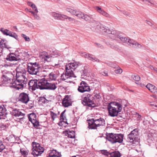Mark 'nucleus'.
<instances>
[{
    "mask_svg": "<svg viewBox=\"0 0 157 157\" xmlns=\"http://www.w3.org/2000/svg\"><path fill=\"white\" fill-rule=\"evenodd\" d=\"M63 60H61V65H59V67L65 66L66 72L65 74H63L61 75L60 79L62 80H65L66 79L71 77H76V76L73 73V71L78 67V63L77 62H74L65 65V63H63Z\"/></svg>",
    "mask_w": 157,
    "mask_h": 157,
    "instance_id": "nucleus-1",
    "label": "nucleus"
},
{
    "mask_svg": "<svg viewBox=\"0 0 157 157\" xmlns=\"http://www.w3.org/2000/svg\"><path fill=\"white\" fill-rule=\"evenodd\" d=\"M26 74L16 75V80L10 86L11 87L19 89L26 86L28 79Z\"/></svg>",
    "mask_w": 157,
    "mask_h": 157,
    "instance_id": "nucleus-2",
    "label": "nucleus"
},
{
    "mask_svg": "<svg viewBox=\"0 0 157 157\" xmlns=\"http://www.w3.org/2000/svg\"><path fill=\"white\" fill-rule=\"evenodd\" d=\"M88 124V128L90 129H97L99 127L103 126L105 125V121L104 119L96 118L87 120Z\"/></svg>",
    "mask_w": 157,
    "mask_h": 157,
    "instance_id": "nucleus-3",
    "label": "nucleus"
},
{
    "mask_svg": "<svg viewBox=\"0 0 157 157\" xmlns=\"http://www.w3.org/2000/svg\"><path fill=\"white\" fill-rule=\"evenodd\" d=\"M123 135L121 134H114L110 133L107 136L106 138L108 140L113 144L117 143H122L123 140Z\"/></svg>",
    "mask_w": 157,
    "mask_h": 157,
    "instance_id": "nucleus-4",
    "label": "nucleus"
},
{
    "mask_svg": "<svg viewBox=\"0 0 157 157\" xmlns=\"http://www.w3.org/2000/svg\"><path fill=\"white\" fill-rule=\"evenodd\" d=\"M121 40L124 43L128 44L130 46L135 48H141L142 45L133 40L130 39L127 37L119 36V41Z\"/></svg>",
    "mask_w": 157,
    "mask_h": 157,
    "instance_id": "nucleus-5",
    "label": "nucleus"
},
{
    "mask_svg": "<svg viewBox=\"0 0 157 157\" xmlns=\"http://www.w3.org/2000/svg\"><path fill=\"white\" fill-rule=\"evenodd\" d=\"M33 146L32 154L35 157L41 155L44 151V147L40 146L37 143L33 142L32 143Z\"/></svg>",
    "mask_w": 157,
    "mask_h": 157,
    "instance_id": "nucleus-6",
    "label": "nucleus"
},
{
    "mask_svg": "<svg viewBox=\"0 0 157 157\" xmlns=\"http://www.w3.org/2000/svg\"><path fill=\"white\" fill-rule=\"evenodd\" d=\"M128 140L130 143L135 144L139 142L140 139L139 136L138 129L135 128L132 131L128 136Z\"/></svg>",
    "mask_w": 157,
    "mask_h": 157,
    "instance_id": "nucleus-7",
    "label": "nucleus"
},
{
    "mask_svg": "<svg viewBox=\"0 0 157 157\" xmlns=\"http://www.w3.org/2000/svg\"><path fill=\"white\" fill-rule=\"evenodd\" d=\"M40 65L36 63H30L27 66V71L31 75H37L39 73Z\"/></svg>",
    "mask_w": 157,
    "mask_h": 157,
    "instance_id": "nucleus-8",
    "label": "nucleus"
},
{
    "mask_svg": "<svg viewBox=\"0 0 157 157\" xmlns=\"http://www.w3.org/2000/svg\"><path fill=\"white\" fill-rule=\"evenodd\" d=\"M108 36L110 38L116 40H119V36L118 33L116 31L113 29L110 30L109 29H107L106 31Z\"/></svg>",
    "mask_w": 157,
    "mask_h": 157,
    "instance_id": "nucleus-9",
    "label": "nucleus"
},
{
    "mask_svg": "<svg viewBox=\"0 0 157 157\" xmlns=\"http://www.w3.org/2000/svg\"><path fill=\"white\" fill-rule=\"evenodd\" d=\"M89 86L84 82L82 81L80 83V86H78V92L83 93L85 92H89L90 91Z\"/></svg>",
    "mask_w": 157,
    "mask_h": 157,
    "instance_id": "nucleus-10",
    "label": "nucleus"
},
{
    "mask_svg": "<svg viewBox=\"0 0 157 157\" xmlns=\"http://www.w3.org/2000/svg\"><path fill=\"white\" fill-rule=\"evenodd\" d=\"M28 117L29 121L32 123L35 127L39 125V122L36 118V116L35 113H32L29 114Z\"/></svg>",
    "mask_w": 157,
    "mask_h": 157,
    "instance_id": "nucleus-11",
    "label": "nucleus"
},
{
    "mask_svg": "<svg viewBox=\"0 0 157 157\" xmlns=\"http://www.w3.org/2000/svg\"><path fill=\"white\" fill-rule=\"evenodd\" d=\"M37 89L40 90L46 89L47 88V80L43 78L37 81Z\"/></svg>",
    "mask_w": 157,
    "mask_h": 157,
    "instance_id": "nucleus-12",
    "label": "nucleus"
},
{
    "mask_svg": "<svg viewBox=\"0 0 157 157\" xmlns=\"http://www.w3.org/2000/svg\"><path fill=\"white\" fill-rule=\"evenodd\" d=\"M0 30L4 35L13 37L16 40L18 39V36L15 33L12 32L7 29H4L3 28H1Z\"/></svg>",
    "mask_w": 157,
    "mask_h": 157,
    "instance_id": "nucleus-13",
    "label": "nucleus"
},
{
    "mask_svg": "<svg viewBox=\"0 0 157 157\" xmlns=\"http://www.w3.org/2000/svg\"><path fill=\"white\" fill-rule=\"evenodd\" d=\"M19 100L23 103L26 104L29 101V95L24 92L21 93L19 97Z\"/></svg>",
    "mask_w": 157,
    "mask_h": 157,
    "instance_id": "nucleus-14",
    "label": "nucleus"
},
{
    "mask_svg": "<svg viewBox=\"0 0 157 157\" xmlns=\"http://www.w3.org/2000/svg\"><path fill=\"white\" fill-rule=\"evenodd\" d=\"M107 109L109 111V115L112 117L117 116L119 112L118 111L113 107H112L110 104H108Z\"/></svg>",
    "mask_w": 157,
    "mask_h": 157,
    "instance_id": "nucleus-15",
    "label": "nucleus"
},
{
    "mask_svg": "<svg viewBox=\"0 0 157 157\" xmlns=\"http://www.w3.org/2000/svg\"><path fill=\"white\" fill-rule=\"evenodd\" d=\"M82 104L85 106L90 107H93L94 106V104L93 101L90 99L87 96L85 97L82 101Z\"/></svg>",
    "mask_w": 157,
    "mask_h": 157,
    "instance_id": "nucleus-16",
    "label": "nucleus"
},
{
    "mask_svg": "<svg viewBox=\"0 0 157 157\" xmlns=\"http://www.w3.org/2000/svg\"><path fill=\"white\" fill-rule=\"evenodd\" d=\"M16 75L26 74V71L25 66L23 64L19 65L16 69Z\"/></svg>",
    "mask_w": 157,
    "mask_h": 157,
    "instance_id": "nucleus-17",
    "label": "nucleus"
},
{
    "mask_svg": "<svg viewBox=\"0 0 157 157\" xmlns=\"http://www.w3.org/2000/svg\"><path fill=\"white\" fill-rule=\"evenodd\" d=\"M9 75L6 74L2 75V78L3 79V83L5 84H9L7 86H10L12 84L13 81L12 79L8 77Z\"/></svg>",
    "mask_w": 157,
    "mask_h": 157,
    "instance_id": "nucleus-18",
    "label": "nucleus"
},
{
    "mask_svg": "<svg viewBox=\"0 0 157 157\" xmlns=\"http://www.w3.org/2000/svg\"><path fill=\"white\" fill-rule=\"evenodd\" d=\"M62 104L64 107H68L71 105L72 103L69 96L67 95L65 96L62 101Z\"/></svg>",
    "mask_w": 157,
    "mask_h": 157,
    "instance_id": "nucleus-19",
    "label": "nucleus"
},
{
    "mask_svg": "<svg viewBox=\"0 0 157 157\" xmlns=\"http://www.w3.org/2000/svg\"><path fill=\"white\" fill-rule=\"evenodd\" d=\"M11 113L12 115L15 117H20V119L22 118L24 115V114L22 113L18 109H13Z\"/></svg>",
    "mask_w": 157,
    "mask_h": 157,
    "instance_id": "nucleus-20",
    "label": "nucleus"
},
{
    "mask_svg": "<svg viewBox=\"0 0 157 157\" xmlns=\"http://www.w3.org/2000/svg\"><path fill=\"white\" fill-rule=\"evenodd\" d=\"M110 104L112 107H113L117 109L118 112H121L122 109V105L116 102H111L109 104Z\"/></svg>",
    "mask_w": 157,
    "mask_h": 157,
    "instance_id": "nucleus-21",
    "label": "nucleus"
},
{
    "mask_svg": "<svg viewBox=\"0 0 157 157\" xmlns=\"http://www.w3.org/2000/svg\"><path fill=\"white\" fill-rule=\"evenodd\" d=\"M6 59L7 61H17L20 59L19 58L16 57V55L13 53H10L8 55Z\"/></svg>",
    "mask_w": 157,
    "mask_h": 157,
    "instance_id": "nucleus-22",
    "label": "nucleus"
},
{
    "mask_svg": "<svg viewBox=\"0 0 157 157\" xmlns=\"http://www.w3.org/2000/svg\"><path fill=\"white\" fill-rule=\"evenodd\" d=\"M146 87L151 92L154 94L157 93V88L153 85L149 83L147 85Z\"/></svg>",
    "mask_w": 157,
    "mask_h": 157,
    "instance_id": "nucleus-23",
    "label": "nucleus"
},
{
    "mask_svg": "<svg viewBox=\"0 0 157 157\" xmlns=\"http://www.w3.org/2000/svg\"><path fill=\"white\" fill-rule=\"evenodd\" d=\"M37 82L35 80H31L28 83V85L30 87H32L33 90H35L37 89Z\"/></svg>",
    "mask_w": 157,
    "mask_h": 157,
    "instance_id": "nucleus-24",
    "label": "nucleus"
},
{
    "mask_svg": "<svg viewBox=\"0 0 157 157\" xmlns=\"http://www.w3.org/2000/svg\"><path fill=\"white\" fill-rule=\"evenodd\" d=\"M6 40L4 39H1L0 40V49H1V51L4 48H9L6 45Z\"/></svg>",
    "mask_w": 157,
    "mask_h": 157,
    "instance_id": "nucleus-25",
    "label": "nucleus"
},
{
    "mask_svg": "<svg viewBox=\"0 0 157 157\" xmlns=\"http://www.w3.org/2000/svg\"><path fill=\"white\" fill-rule=\"evenodd\" d=\"M47 88L46 89H50L54 90L56 89V86L55 83L52 82H47Z\"/></svg>",
    "mask_w": 157,
    "mask_h": 157,
    "instance_id": "nucleus-26",
    "label": "nucleus"
},
{
    "mask_svg": "<svg viewBox=\"0 0 157 157\" xmlns=\"http://www.w3.org/2000/svg\"><path fill=\"white\" fill-rule=\"evenodd\" d=\"M156 138L155 134L154 133H150L147 136V140L148 142H149L151 141H153L155 140Z\"/></svg>",
    "mask_w": 157,
    "mask_h": 157,
    "instance_id": "nucleus-27",
    "label": "nucleus"
},
{
    "mask_svg": "<svg viewBox=\"0 0 157 157\" xmlns=\"http://www.w3.org/2000/svg\"><path fill=\"white\" fill-rule=\"evenodd\" d=\"M49 156L50 157H59V152H57L56 150H52L49 152Z\"/></svg>",
    "mask_w": 157,
    "mask_h": 157,
    "instance_id": "nucleus-28",
    "label": "nucleus"
},
{
    "mask_svg": "<svg viewBox=\"0 0 157 157\" xmlns=\"http://www.w3.org/2000/svg\"><path fill=\"white\" fill-rule=\"evenodd\" d=\"M121 156V154L118 151H115L110 152L109 157H120Z\"/></svg>",
    "mask_w": 157,
    "mask_h": 157,
    "instance_id": "nucleus-29",
    "label": "nucleus"
},
{
    "mask_svg": "<svg viewBox=\"0 0 157 157\" xmlns=\"http://www.w3.org/2000/svg\"><path fill=\"white\" fill-rule=\"evenodd\" d=\"M84 14V13L82 12L77 10L75 15L79 18L82 19L83 18Z\"/></svg>",
    "mask_w": 157,
    "mask_h": 157,
    "instance_id": "nucleus-30",
    "label": "nucleus"
},
{
    "mask_svg": "<svg viewBox=\"0 0 157 157\" xmlns=\"http://www.w3.org/2000/svg\"><path fill=\"white\" fill-rule=\"evenodd\" d=\"M6 110L3 105H0V116H3L4 113H6Z\"/></svg>",
    "mask_w": 157,
    "mask_h": 157,
    "instance_id": "nucleus-31",
    "label": "nucleus"
},
{
    "mask_svg": "<svg viewBox=\"0 0 157 157\" xmlns=\"http://www.w3.org/2000/svg\"><path fill=\"white\" fill-rule=\"evenodd\" d=\"M100 151V153L103 155L108 157H109V156H110V152L107 151V150H101Z\"/></svg>",
    "mask_w": 157,
    "mask_h": 157,
    "instance_id": "nucleus-32",
    "label": "nucleus"
},
{
    "mask_svg": "<svg viewBox=\"0 0 157 157\" xmlns=\"http://www.w3.org/2000/svg\"><path fill=\"white\" fill-rule=\"evenodd\" d=\"M28 6H31L33 9L36 13H38L37 9L35 5L32 2H29L27 3Z\"/></svg>",
    "mask_w": 157,
    "mask_h": 157,
    "instance_id": "nucleus-33",
    "label": "nucleus"
},
{
    "mask_svg": "<svg viewBox=\"0 0 157 157\" xmlns=\"http://www.w3.org/2000/svg\"><path fill=\"white\" fill-rule=\"evenodd\" d=\"M56 75L52 72L49 74L48 79L51 80H56Z\"/></svg>",
    "mask_w": 157,
    "mask_h": 157,
    "instance_id": "nucleus-34",
    "label": "nucleus"
},
{
    "mask_svg": "<svg viewBox=\"0 0 157 157\" xmlns=\"http://www.w3.org/2000/svg\"><path fill=\"white\" fill-rule=\"evenodd\" d=\"M132 78L136 81H138L140 79V77L136 74H134L132 75Z\"/></svg>",
    "mask_w": 157,
    "mask_h": 157,
    "instance_id": "nucleus-35",
    "label": "nucleus"
},
{
    "mask_svg": "<svg viewBox=\"0 0 157 157\" xmlns=\"http://www.w3.org/2000/svg\"><path fill=\"white\" fill-rule=\"evenodd\" d=\"M66 10L67 12H68L71 13V14L75 15L77 11L76 10L72 9L69 8H67L66 9Z\"/></svg>",
    "mask_w": 157,
    "mask_h": 157,
    "instance_id": "nucleus-36",
    "label": "nucleus"
},
{
    "mask_svg": "<svg viewBox=\"0 0 157 157\" xmlns=\"http://www.w3.org/2000/svg\"><path fill=\"white\" fill-rule=\"evenodd\" d=\"M75 132L74 131H70L68 132V137L71 138H75Z\"/></svg>",
    "mask_w": 157,
    "mask_h": 157,
    "instance_id": "nucleus-37",
    "label": "nucleus"
},
{
    "mask_svg": "<svg viewBox=\"0 0 157 157\" xmlns=\"http://www.w3.org/2000/svg\"><path fill=\"white\" fill-rule=\"evenodd\" d=\"M52 17L55 20H58L59 19V14L55 12H53L51 13Z\"/></svg>",
    "mask_w": 157,
    "mask_h": 157,
    "instance_id": "nucleus-38",
    "label": "nucleus"
},
{
    "mask_svg": "<svg viewBox=\"0 0 157 157\" xmlns=\"http://www.w3.org/2000/svg\"><path fill=\"white\" fill-rule=\"evenodd\" d=\"M51 56L48 55H45V56L43 57V59L44 61V63H45L46 61L48 62L50 60V58L51 57Z\"/></svg>",
    "mask_w": 157,
    "mask_h": 157,
    "instance_id": "nucleus-39",
    "label": "nucleus"
},
{
    "mask_svg": "<svg viewBox=\"0 0 157 157\" xmlns=\"http://www.w3.org/2000/svg\"><path fill=\"white\" fill-rule=\"evenodd\" d=\"M91 19V17H90V16L87 14H84V16H83V18H82V19H83L84 20L86 21H90Z\"/></svg>",
    "mask_w": 157,
    "mask_h": 157,
    "instance_id": "nucleus-40",
    "label": "nucleus"
},
{
    "mask_svg": "<svg viewBox=\"0 0 157 157\" xmlns=\"http://www.w3.org/2000/svg\"><path fill=\"white\" fill-rule=\"evenodd\" d=\"M66 111V110H64L63 111L61 114L60 116V120H62V121L66 120V117L64 116V114Z\"/></svg>",
    "mask_w": 157,
    "mask_h": 157,
    "instance_id": "nucleus-41",
    "label": "nucleus"
},
{
    "mask_svg": "<svg viewBox=\"0 0 157 157\" xmlns=\"http://www.w3.org/2000/svg\"><path fill=\"white\" fill-rule=\"evenodd\" d=\"M40 100L42 102L44 103H48L49 102V101L46 99L44 97H41L40 99Z\"/></svg>",
    "mask_w": 157,
    "mask_h": 157,
    "instance_id": "nucleus-42",
    "label": "nucleus"
},
{
    "mask_svg": "<svg viewBox=\"0 0 157 157\" xmlns=\"http://www.w3.org/2000/svg\"><path fill=\"white\" fill-rule=\"evenodd\" d=\"M21 36L23 37L26 41H29L30 40L29 38L27 36L25 35L24 34H22L21 35Z\"/></svg>",
    "mask_w": 157,
    "mask_h": 157,
    "instance_id": "nucleus-43",
    "label": "nucleus"
},
{
    "mask_svg": "<svg viewBox=\"0 0 157 157\" xmlns=\"http://www.w3.org/2000/svg\"><path fill=\"white\" fill-rule=\"evenodd\" d=\"M37 13L36 12H34V14L33 15L35 18L37 20H40V17L37 14Z\"/></svg>",
    "mask_w": 157,
    "mask_h": 157,
    "instance_id": "nucleus-44",
    "label": "nucleus"
},
{
    "mask_svg": "<svg viewBox=\"0 0 157 157\" xmlns=\"http://www.w3.org/2000/svg\"><path fill=\"white\" fill-rule=\"evenodd\" d=\"M90 60L93 62H99L100 61V60L94 57H93L92 56H91V59Z\"/></svg>",
    "mask_w": 157,
    "mask_h": 157,
    "instance_id": "nucleus-45",
    "label": "nucleus"
},
{
    "mask_svg": "<svg viewBox=\"0 0 157 157\" xmlns=\"http://www.w3.org/2000/svg\"><path fill=\"white\" fill-rule=\"evenodd\" d=\"M100 13L106 17H110L108 13H107L106 12L103 10Z\"/></svg>",
    "mask_w": 157,
    "mask_h": 157,
    "instance_id": "nucleus-46",
    "label": "nucleus"
},
{
    "mask_svg": "<svg viewBox=\"0 0 157 157\" xmlns=\"http://www.w3.org/2000/svg\"><path fill=\"white\" fill-rule=\"evenodd\" d=\"M20 152L22 155H25L28 154L27 152L25 151L23 149H21Z\"/></svg>",
    "mask_w": 157,
    "mask_h": 157,
    "instance_id": "nucleus-47",
    "label": "nucleus"
},
{
    "mask_svg": "<svg viewBox=\"0 0 157 157\" xmlns=\"http://www.w3.org/2000/svg\"><path fill=\"white\" fill-rule=\"evenodd\" d=\"M67 18V16L63 14H59V19L62 20H63L64 19H66Z\"/></svg>",
    "mask_w": 157,
    "mask_h": 157,
    "instance_id": "nucleus-48",
    "label": "nucleus"
},
{
    "mask_svg": "<svg viewBox=\"0 0 157 157\" xmlns=\"http://www.w3.org/2000/svg\"><path fill=\"white\" fill-rule=\"evenodd\" d=\"M100 27L101 29L102 30V31L105 33H106V29H108V28H106V27L102 25H101Z\"/></svg>",
    "mask_w": 157,
    "mask_h": 157,
    "instance_id": "nucleus-49",
    "label": "nucleus"
},
{
    "mask_svg": "<svg viewBox=\"0 0 157 157\" xmlns=\"http://www.w3.org/2000/svg\"><path fill=\"white\" fill-rule=\"evenodd\" d=\"M122 72V70L121 69L119 68L117 69H116L114 70V72L116 74H121Z\"/></svg>",
    "mask_w": 157,
    "mask_h": 157,
    "instance_id": "nucleus-50",
    "label": "nucleus"
},
{
    "mask_svg": "<svg viewBox=\"0 0 157 157\" xmlns=\"http://www.w3.org/2000/svg\"><path fill=\"white\" fill-rule=\"evenodd\" d=\"M29 106L30 108H31L33 107L34 105V102L32 101H29Z\"/></svg>",
    "mask_w": 157,
    "mask_h": 157,
    "instance_id": "nucleus-51",
    "label": "nucleus"
},
{
    "mask_svg": "<svg viewBox=\"0 0 157 157\" xmlns=\"http://www.w3.org/2000/svg\"><path fill=\"white\" fill-rule=\"evenodd\" d=\"M100 73L102 75L104 76H108V73L107 71H101Z\"/></svg>",
    "mask_w": 157,
    "mask_h": 157,
    "instance_id": "nucleus-52",
    "label": "nucleus"
},
{
    "mask_svg": "<svg viewBox=\"0 0 157 157\" xmlns=\"http://www.w3.org/2000/svg\"><path fill=\"white\" fill-rule=\"evenodd\" d=\"M51 115L52 119L54 120L56 117V114L54 113L53 112H52L51 113Z\"/></svg>",
    "mask_w": 157,
    "mask_h": 157,
    "instance_id": "nucleus-53",
    "label": "nucleus"
},
{
    "mask_svg": "<svg viewBox=\"0 0 157 157\" xmlns=\"http://www.w3.org/2000/svg\"><path fill=\"white\" fill-rule=\"evenodd\" d=\"M88 53L86 52H81L80 53V55L82 57H84L85 58H86L87 55L88 54Z\"/></svg>",
    "mask_w": 157,
    "mask_h": 157,
    "instance_id": "nucleus-54",
    "label": "nucleus"
},
{
    "mask_svg": "<svg viewBox=\"0 0 157 157\" xmlns=\"http://www.w3.org/2000/svg\"><path fill=\"white\" fill-rule=\"evenodd\" d=\"M5 148V147L2 143L0 145V152L2 151Z\"/></svg>",
    "mask_w": 157,
    "mask_h": 157,
    "instance_id": "nucleus-55",
    "label": "nucleus"
},
{
    "mask_svg": "<svg viewBox=\"0 0 157 157\" xmlns=\"http://www.w3.org/2000/svg\"><path fill=\"white\" fill-rule=\"evenodd\" d=\"M106 43L108 45L110 46L112 48H114L113 45L110 44L109 42H106Z\"/></svg>",
    "mask_w": 157,
    "mask_h": 157,
    "instance_id": "nucleus-56",
    "label": "nucleus"
},
{
    "mask_svg": "<svg viewBox=\"0 0 157 157\" xmlns=\"http://www.w3.org/2000/svg\"><path fill=\"white\" fill-rule=\"evenodd\" d=\"M96 10L97 11H98V12L100 13H101V12L103 11V10H102L101 9V8L98 6L96 7Z\"/></svg>",
    "mask_w": 157,
    "mask_h": 157,
    "instance_id": "nucleus-57",
    "label": "nucleus"
},
{
    "mask_svg": "<svg viewBox=\"0 0 157 157\" xmlns=\"http://www.w3.org/2000/svg\"><path fill=\"white\" fill-rule=\"evenodd\" d=\"M66 19H68V21L70 22L73 21L75 20V19L74 18L68 16H67V18Z\"/></svg>",
    "mask_w": 157,
    "mask_h": 157,
    "instance_id": "nucleus-58",
    "label": "nucleus"
},
{
    "mask_svg": "<svg viewBox=\"0 0 157 157\" xmlns=\"http://www.w3.org/2000/svg\"><path fill=\"white\" fill-rule=\"evenodd\" d=\"M146 1L151 4L153 5L154 4L155 1L153 0H148L147 1Z\"/></svg>",
    "mask_w": 157,
    "mask_h": 157,
    "instance_id": "nucleus-59",
    "label": "nucleus"
},
{
    "mask_svg": "<svg viewBox=\"0 0 157 157\" xmlns=\"http://www.w3.org/2000/svg\"><path fill=\"white\" fill-rule=\"evenodd\" d=\"M92 56V55L88 53L86 58L88 59L89 60H90L91 59V58Z\"/></svg>",
    "mask_w": 157,
    "mask_h": 157,
    "instance_id": "nucleus-60",
    "label": "nucleus"
},
{
    "mask_svg": "<svg viewBox=\"0 0 157 157\" xmlns=\"http://www.w3.org/2000/svg\"><path fill=\"white\" fill-rule=\"evenodd\" d=\"M68 131H65L63 132V134L64 136H67L68 135Z\"/></svg>",
    "mask_w": 157,
    "mask_h": 157,
    "instance_id": "nucleus-61",
    "label": "nucleus"
},
{
    "mask_svg": "<svg viewBox=\"0 0 157 157\" xmlns=\"http://www.w3.org/2000/svg\"><path fill=\"white\" fill-rule=\"evenodd\" d=\"M136 115H138L137 117V119L138 121L140 120L141 118V115H140L139 113H136Z\"/></svg>",
    "mask_w": 157,
    "mask_h": 157,
    "instance_id": "nucleus-62",
    "label": "nucleus"
},
{
    "mask_svg": "<svg viewBox=\"0 0 157 157\" xmlns=\"http://www.w3.org/2000/svg\"><path fill=\"white\" fill-rule=\"evenodd\" d=\"M25 10H27V11H28L30 13H31L33 15V14H34V12H33V11H31L29 9H28L27 8H26V9H25Z\"/></svg>",
    "mask_w": 157,
    "mask_h": 157,
    "instance_id": "nucleus-63",
    "label": "nucleus"
},
{
    "mask_svg": "<svg viewBox=\"0 0 157 157\" xmlns=\"http://www.w3.org/2000/svg\"><path fill=\"white\" fill-rule=\"evenodd\" d=\"M151 69L154 70L157 73V68L156 67H155L153 66H151Z\"/></svg>",
    "mask_w": 157,
    "mask_h": 157,
    "instance_id": "nucleus-64",
    "label": "nucleus"
}]
</instances>
